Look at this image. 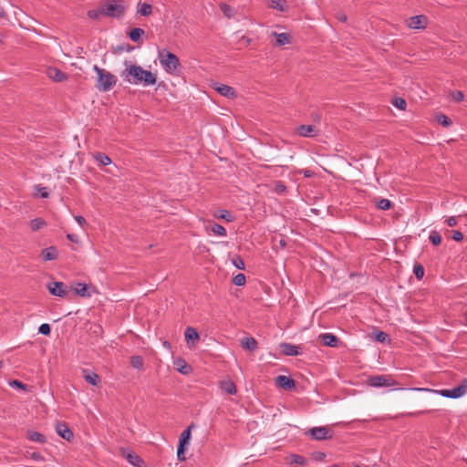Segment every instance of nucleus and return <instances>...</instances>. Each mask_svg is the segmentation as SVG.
Here are the masks:
<instances>
[{
  "label": "nucleus",
  "mask_w": 467,
  "mask_h": 467,
  "mask_svg": "<svg viewBox=\"0 0 467 467\" xmlns=\"http://www.w3.org/2000/svg\"><path fill=\"white\" fill-rule=\"evenodd\" d=\"M451 96L452 99L455 100L456 102L462 101L464 99L463 93L460 90L452 91L451 93Z\"/></svg>",
  "instance_id": "49530a36"
},
{
  "label": "nucleus",
  "mask_w": 467,
  "mask_h": 467,
  "mask_svg": "<svg viewBox=\"0 0 467 467\" xmlns=\"http://www.w3.org/2000/svg\"><path fill=\"white\" fill-rule=\"evenodd\" d=\"M220 9L227 18H232L235 14L234 10L225 3L220 4Z\"/></svg>",
  "instance_id": "f704fd0d"
},
{
  "label": "nucleus",
  "mask_w": 467,
  "mask_h": 467,
  "mask_svg": "<svg viewBox=\"0 0 467 467\" xmlns=\"http://www.w3.org/2000/svg\"><path fill=\"white\" fill-rule=\"evenodd\" d=\"M185 340L190 348H192L196 346L200 339L199 333L194 327H188L184 332Z\"/></svg>",
  "instance_id": "9b49d317"
},
{
  "label": "nucleus",
  "mask_w": 467,
  "mask_h": 467,
  "mask_svg": "<svg viewBox=\"0 0 467 467\" xmlns=\"http://www.w3.org/2000/svg\"><path fill=\"white\" fill-rule=\"evenodd\" d=\"M318 337L321 342L327 347L336 348L339 343L338 337L331 333H322Z\"/></svg>",
  "instance_id": "dca6fc26"
},
{
  "label": "nucleus",
  "mask_w": 467,
  "mask_h": 467,
  "mask_svg": "<svg viewBox=\"0 0 467 467\" xmlns=\"http://www.w3.org/2000/svg\"><path fill=\"white\" fill-rule=\"evenodd\" d=\"M241 41H244L245 45H249L251 43V39L249 37H246V36H243L241 38Z\"/></svg>",
  "instance_id": "680f3d73"
},
{
  "label": "nucleus",
  "mask_w": 467,
  "mask_h": 467,
  "mask_svg": "<svg viewBox=\"0 0 467 467\" xmlns=\"http://www.w3.org/2000/svg\"><path fill=\"white\" fill-rule=\"evenodd\" d=\"M137 14L142 16H149L152 13V6L150 4L139 1L137 4Z\"/></svg>",
  "instance_id": "4be33fe9"
},
{
  "label": "nucleus",
  "mask_w": 467,
  "mask_h": 467,
  "mask_svg": "<svg viewBox=\"0 0 467 467\" xmlns=\"http://www.w3.org/2000/svg\"><path fill=\"white\" fill-rule=\"evenodd\" d=\"M446 223L449 225V226H455L457 224V220L455 217L453 216H451L449 218L446 219Z\"/></svg>",
  "instance_id": "13d9d810"
},
{
  "label": "nucleus",
  "mask_w": 467,
  "mask_h": 467,
  "mask_svg": "<svg viewBox=\"0 0 467 467\" xmlns=\"http://www.w3.org/2000/svg\"><path fill=\"white\" fill-rule=\"evenodd\" d=\"M2 366H3V361L0 360V368H2Z\"/></svg>",
  "instance_id": "774afa93"
},
{
  "label": "nucleus",
  "mask_w": 467,
  "mask_h": 467,
  "mask_svg": "<svg viewBox=\"0 0 467 467\" xmlns=\"http://www.w3.org/2000/svg\"><path fill=\"white\" fill-rule=\"evenodd\" d=\"M26 457H28L30 458L31 460L36 462H45V457L38 451H26Z\"/></svg>",
  "instance_id": "c9c22d12"
},
{
  "label": "nucleus",
  "mask_w": 467,
  "mask_h": 467,
  "mask_svg": "<svg viewBox=\"0 0 467 467\" xmlns=\"http://www.w3.org/2000/svg\"><path fill=\"white\" fill-rule=\"evenodd\" d=\"M48 292L59 297H64L67 295V289L63 282L52 281L47 285Z\"/></svg>",
  "instance_id": "6e6552de"
},
{
  "label": "nucleus",
  "mask_w": 467,
  "mask_h": 467,
  "mask_svg": "<svg viewBox=\"0 0 467 467\" xmlns=\"http://www.w3.org/2000/svg\"><path fill=\"white\" fill-rule=\"evenodd\" d=\"M409 389L418 392H431L444 398L458 399L467 393V379H464L459 386L451 389H431L428 388H410Z\"/></svg>",
  "instance_id": "20e7f679"
},
{
  "label": "nucleus",
  "mask_w": 467,
  "mask_h": 467,
  "mask_svg": "<svg viewBox=\"0 0 467 467\" xmlns=\"http://www.w3.org/2000/svg\"><path fill=\"white\" fill-rule=\"evenodd\" d=\"M233 283L237 286H242L245 284V275L244 274H237L233 278Z\"/></svg>",
  "instance_id": "79ce46f5"
},
{
  "label": "nucleus",
  "mask_w": 467,
  "mask_h": 467,
  "mask_svg": "<svg viewBox=\"0 0 467 467\" xmlns=\"http://www.w3.org/2000/svg\"><path fill=\"white\" fill-rule=\"evenodd\" d=\"M173 364L176 369L182 375H188L192 372L191 366L183 358H177Z\"/></svg>",
  "instance_id": "aec40b11"
},
{
  "label": "nucleus",
  "mask_w": 467,
  "mask_h": 467,
  "mask_svg": "<svg viewBox=\"0 0 467 467\" xmlns=\"http://www.w3.org/2000/svg\"><path fill=\"white\" fill-rule=\"evenodd\" d=\"M337 18L340 21V22H346L347 21V16L344 14V13H338L337 15Z\"/></svg>",
  "instance_id": "052dcab7"
},
{
  "label": "nucleus",
  "mask_w": 467,
  "mask_h": 467,
  "mask_svg": "<svg viewBox=\"0 0 467 467\" xmlns=\"http://www.w3.org/2000/svg\"><path fill=\"white\" fill-rule=\"evenodd\" d=\"M388 338V335L385 333V332H382V331H379L376 335V339L379 341V342H385Z\"/></svg>",
  "instance_id": "603ef678"
},
{
  "label": "nucleus",
  "mask_w": 467,
  "mask_h": 467,
  "mask_svg": "<svg viewBox=\"0 0 467 467\" xmlns=\"http://www.w3.org/2000/svg\"><path fill=\"white\" fill-rule=\"evenodd\" d=\"M220 388L230 395H234L237 391L234 383L230 379L221 381Z\"/></svg>",
  "instance_id": "393cba45"
},
{
  "label": "nucleus",
  "mask_w": 467,
  "mask_h": 467,
  "mask_svg": "<svg viewBox=\"0 0 467 467\" xmlns=\"http://www.w3.org/2000/svg\"><path fill=\"white\" fill-rule=\"evenodd\" d=\"M46 225L47 223L42 218H35L30 221V228L33 232L38 231Z\"/></svg>",
  "instance_id": "c756f323"
},
{
  "label": "nucleus",
  "mask_w": 467,
  "mask_h": 467,
  "mask_svg": "<svg viewBox=\"0 0 467 467\" xmlns=\"http://www.w3.org/2000/svg\"><path fill=\"white\" fill-rule=\"evenodd\" d=\"M36 191H37L38 194L40 195V197H42V198H47L49 195L47 188H46V187L37 186Z\"/></svg>",
  "instance_id": "8fccbe9b"
},
{
  "label": "nucleus",
  "mask_w": 467,
  "mask_h": 467,
  "mask_svg": "<svg viewBox=\"0 0 467 467\" xmlns=\"http://www.w3.org/2000/svg\"><path fill=\"white\" fill-rule=\"evenodd\" d=\"M285 187L284 185H282V184L278 185V187H277V190L279 192H283V191H285Z\"/></svg>",
  "instance_id": "0e129e2a"
},
{
  "label": "nucleus",
  "mask_w": 467,
  "mask_h": 467,
  "mask_svg": "<svg viewBox=\"0 0 467 467\" xmlns=\"http://www.w3.org/2000/svg\"><path fill=\"white\" fill-rule=\"evenodd\" d=\"M272 36L275 37L277 46H285L291 43V36L288 33L273 32Z\"/></svg>",
  "instance_id": "412c9836"
},
{
  "label": "nucleus",
  "mask_w": 467,
  "mask_h": 467,
  "mask_svg": "<svg viewBox=\"0 0 467 467\" xmlns=\"http://www.w3.org/2000/svg\"><path fill=\"white\" fill-rule=\"evenodd\" d=\"M304 175H305L306 177H310V176H311V171H304Z\"/></svg>",
  "instance_id": "69168bd1"
},
{
  "label": "nucleus",
  "mask_w": 467,
  "mask_h": 467,
  "mask_svg": "<svg viewBox=\"0 0 467 467\" xmlns=\"http://www.w3.org/2000/svg\"><path fill=\"white\" fill-rule=\"evenodd\" d=\"M84 378L87 382L91 384L92 386H97L99 383V376L95 372H89L87 369L83 370Z\"/></svg>",
  "instance_id": "c85d7f7f"
},
{
  "label": "nucleus",
  "mask_w": 467,
  "mask_h": 467,
  "mask_svg": "<svg viewBox=\"0 0 467 467\" xmlns=\"http://www.w3.org/2000/svg\"><path fill=\"white\" fill-rule=\"evenodd\" d=\"M269 6L273 9H276L278 11H285L286 9V1L285 0H269Z\"/></svg>",
  "instance_id": "7c9ffc66"
},
{
  "label": "nucleus",
  "mask_w": 467,
  "mask_h": 467,
  "mask_svg": "<svg viewBox=\"0 0 467 467\" xmlns=\"http://www.w3.org/2000/svg\"><path fill=\"white\" fill-rule=\"evenodd\" d=\"M307 433L317 441H326L333 438V431L328 426L313 427Z\"/></svg>",
  "instance_id": "0eeeda50"
},
{
  "label": "nucleus",
  "mask_w": 467,
  "mask_h": 467,
  "mask_svg": "<svg viewBox=\"0 0 467 467\" xmlns=\"http://www.w3.org/2000/svg\"><path fill=\"white\" fill-rule=\"evenodd\" d=\"M122 77L127 82L130 84H141L144 87L154 85L157 81L155 74L143 69L140 66L133 64H126Z\"/></svg>",
  "instance_id": "f257e3e1"
},
{
  "label": "nucleus",
  "mask_w": 467,
  "mask_h": 467,
  "mask_svg": "<svg viewBox=\"0 0 467 467\" xmlns=\"http://www.w3.org/2000/svg\"><path fill=\"white\" fill-rule=\"evenodd\" d=\"M392 202L388 199H380L377 202V207L380 210L387 211L390 209Z\"/></svg>",
  "instance_id": "4c0bfd02"
},
{
  "label": "nucleus",
  "mask_w": 467,
  "mask_h": 467,
  "mask_svg": "<svg viewBox=\"0 0 467 467\" xmlns=\"http://www.w3.org/2000/svg\"><path fill=\"white\" fill-rule=\"evenodd\" d=\"M26 437L28 440L34 442L45 443L47 441L46 437L42 433L33 430L27 431Z\"/></svg>",
  "instance_id": "b1692460"
},
{
  "label": "nucleus",
  "mask_w": 467,
  "mask_h": 467,
  "mask_svg": "<svg viewBox=\"0 0 467 467\" xmlns=\"http://www.w3.org/2000/svg\"><path fill=\"white\" fill-rule=\"evenodd\" d=\"M123 456L133 467H145L142 459L133 451H123Z\"/></svg>",
  "instance_id": "2eb2a0df"
},
{
  "label": "nucleus",
  "mask_w": 467,
  "mask_h": 467,
  "mask_svg": "<svg viewBox=\"0 0 467 467\" xmlns=\"http://www.w3.org/2000/svg\"><path fill=\"white\" fill-rule=\"evenodd\" d=\"M41 255L45 261H52L57 259V252L54 246H50L48 248L42 250Z\"/></svg>",
  "instance_id": "a878e982"
},
{
  "label": "nucleus",
  "mask_w": 467,
  "mask_h": 467,
  "mask_svg": "<svg viewBox=\"0 0 467 467\" xmlns=\"http://www.w3.org/2000/svg\"><path fill=\"white\" fill-rule=\"evenodd\" d=\"M211 231L216 236L224 237L227 234L225 228L218 223H213L212 227H211Z\"/></svg>",
  "instance_id": "72a5a7b5"
},
{
  "label": "nucleus",
  "mask_w": 467,
  "mask_h": 467,
  "mask_svg": "<svg viewBox=\"0 0 467 467\" xmlns=\"http://www.w3.org/2000/svg\"><path fill=\"white\" fill-rule=\"evenodd\" d=\"M192 428H193V424L190 425L187 429H185L182 432V434L180 436V440H179L180 445L186 446L189 443V441L191 439V431H192Z\"/></svg>",
  "instance_id": "bb28decb"
},
{
  "label": "nucleus",
  "mask_w": 467,
  "mask_h": 467,
  "mask_svg": "<svg viewBox=\"0 0 467 467\" xmlns=\"http://www.w3.org/2000/svg\"><path fill=\"white\" fill-rule=\"evenodd\" d=\"M414 274L418 279H421L424 275V268L420 265H414Z\"/></svg>",
  "instance_id": "a18cd8bd"
},
{
  "label": "nucleus",
  "mask_w": 467,
  "mask_h": 467,
  "mask_svg": "<svg viewBox=\"0 0 467 467\" xmlns=\"http://www.w3.org/2000/svg\"><path fill=\"white\" fill-rule=\"evenodd\" d=\"M367 383L368 386L373 388L395 387L398 385L397 381L388 375L370 376L367 379Z\"/></svg>",
  "instance_id": "423d86ee"
},
{
  "label": "nucleus",
  "mask_w": 467,
  "mask_h": 467,
  "mask_svg": "<svg viewBox=\"0 0 467 467\" xmlns=\"http://www.w3.org/2000/svg\"><path fill=\"white\" fill-rule=\"evenodd\" d=\"M292 462L298 465H304L306 461L303 456L294 454L292 455Z\"/></svg>",
  "instance_id": "de8ad7c7"
},
{
  "label": "nucleus",
  "mask_w": 467,
  "mask_h": 467,
  "mask_svg": "<svg viewBox=\"0 0 467 467\" xmlns=\"http://www.w3.org/2000/svg\"><path fill=\"white\" fill-rule=\"evenodd\" d=\"M100 16H103L102 5H100L98 9L89 10L88 12V16L90 19H94V20L99 19L100 17Z\"/></svg>",
  "instance_id": "ea45409f"
},
{
  "label": "nucleus",
  "mask_w": 467,
  "mask_h": 467,
  "mask_svg": "<svg viewBox=\"0 0 467 467\" xmlns=\"http://www.w3.org/2000/svg\"><path fill=\"white\" fill-rule=\"evenodd\" d=\"M452 239L456 242H460L463 239V234L460 231H454L452 234Z\"/></svg>",
  "instance_id": "6e6d98bb"
},
{
  "label": "nucleus",
  "mask_w": 467,
  "mask_h": 467,
  "mask_svg": "<svg viewBox=\"0 0 467 467\" xmlns=\"http://www.w3.org/2000/svg\"><path fill=\"white\" fill-rule=\"evenodd\" d=\"M130 365L137 369L143 368V358L140 356H132L130 358Z\"/></svg>",
  "instance_id": "e433bc0d"
},
{
  "label": "nucleus",
  "mask_w": 467,
  "mask_h": 467,
  "mask_svg": "<svg viewBox=\"0 0 467 467\" xmlns=\"http://www.w3.org/2000/svg\"><path fill=\"white\" fill-rule=\"evenodd\" d=\"M93 70L97 74L96 88L99 91L107 92L116 86L118 78L115 75L97 65L93 66Z\"/></svg>",
  "instance_id": "7ed1b4c3"
},
{
  "label": "nucleus",
  "mask_w": 467,
  "mask_h": 467,
  "mask_svg": "<svg viewBox=\"0 0 467 467\" xmlns=\"http://www.w3.org/2000/svg\"><path fill=\"white\" fill-rule=\"evenodd\" d=\"M214 89L222 96L227 99L236 98V92L234 88L224 84H214Z\"/></svg>",
  "instance_id": "f8f14e48"
},
{
  "label": "nucleus",
  "mask_w": 467,
  "mask_h": 467,
  "mask_svg": "<svg viewBox=\"0 0 467 467\" xmlns=\"http://www.w3.org/2000/svg\"><path fill=\"white\" fill-rule=\"evenodd\" d=\"M57 433L63 439L70 441L73 438V432L65 422H57L56 424Z\"/></svg>",
  "instance_id": "4468645a"
},
{
  "label": "nucleus",
  "mask_w": 467,
  "mask_h": 467,
  "mask_svg": "<svg viewBox=\"0 0 467 467\" xmlns=\"http://www.w3.org/2000/svg\"><path fill=\"white\" fill-rule=\"evenodd\" d=\"M213 216L217 219L224 220L227 223H232L235 220L234 215L227 210H218L213 213Z\"/></svg>",
  "instance_id": "5701e85b"
},
{
  "label": "nucleus",
  "mask_w": 467,
  "mask_h": 467,
  "mask_svg": "<svg viewBox=\"0 0 467 467\" xmlns=\"http://www.w3.org/2000/svg\"><path fill=\"white\" fill-rule=\"evenodd\" d=\"M184 451H185V446L179 444L178 449H177V457H178L179 461L185 460Z\"/></svg>",
  "instance_id": "09e8293b"
},
{
  "label": "nucleus",
  "mask_w": 467,
  "mask_h": 467,
  "mask_svg": "<svg viewBox=\"0 0 467 467\" xmlns=\"http://www.w3.org/2000/svg\"><path fill=\"white\" fill-rule=\"evenodd\" d=\"M144 35V30L139 27L130 30L129 36L133 42H139Z\"/></svg>",
  "instance_id": "2f4dec72"
},
{
  "label": "nucleus",
  "mask_w": 467,
  "mask_h": 467,
  "mask_svg": "<svg viewBox=\"0 0 467 467\" xmlns=\"http://www.w3.org/2000/svg\"><path fill=\"white\" fill-rule=\"evenodd\" d=\"M275 382L279 387L285 389H290L295 387V380L285 375L277 376Z\"/></svg>",
  "instance_id": "6ab92c4d"
},
{
  "label": "nucleus",
  "mask_w": 467,
  "mask_h": 467,
  "mask_svg": "<svg viewBox=\"0 0 467 467\" xmlns=\"http://www.w3.org/2000/svg\"><path fill=\"white\" fill-rule=\"evenodd\" d=\"M11 386H15V387H17L21 389H26V385H25L24 383H22L21 381L17 380V379H15L13 380L11 383H10Z\"/></svg>",
  "instance_id": "5fc2aeb1"
},
{
  "label": "nucleus",
  "mask_w": 467,
  "mask_h": 467,
  "mask_svg": "<svg viewBox=\"0 0 467 467\" xmlns=\"http://www.w3.org/2000/svg\"><path fill=\"white\" fill-rule=\"evenodd\" d=\"M234 265L238 269H244V263L242 258L237 257L233 261Z\"/></svg>",
  "instance_id": "3c124183"
},
{
  "label": "nucleus",
  "mask_w": 467,
  "mask_h": 467,
  "mask_svg": "<svg viewBox=\"0 0 467 467\" xmlns=\"http://www.w3.org/2000/svg\"><path fill=\"white\" fill-rule=\"evenodd\" d=\"M296 133L304 138H312L317 135V130L313 125H300L296 128Z\"/></svg>",
  "instance_id": "ddd939ff"
},
{
  "label": "nucleus",
  "mask_w": 467,
  "mask_h": 467,
  "mask_svg": "<svg viewBox=\"0 0 467 467\" xmlns=\"http://www.w3.org/2000/svg\"><path fill=\"white\" fill-rule=\"evenodd\" d=\"M5 16V12L3 7L0 6V18L4 17Z\"/></svg>",
  "instance_id": "e2e57ef3"
},
{
  "label": "nucleus",
  "mask_w": 467,
  "mask_h": 467,
  "mask_svg": "<svg viewBox=\"0 0 467 467\" xmlns=\"http://www.w3.org/2000/svg\"><path fill=\"white\" fill-rule=\"evenodd\" d=\"M72 288L76 295L82 297H90L96 292L93 285H88L84 283H77Z\"/></svg>",
  "instance_id": "1a4fd4ad"
},
{
  "label": "nucleus",
  "mask_w": 467,
  "mask_h": 467,
  "mask_svg": "<svg viewBox=\"0 0 467 467\" xmlns=\"http://www.w3.org/2000/svg\"><path fill=\"white\" fill-rule=\"evenodd\" d=\"M242 347L250 350L254 351L257 348V341L254 337H245L241 341Z\"/></svg>",
  "instance_id": "cd10ccee"
},
{
  "label": "nucleus",
  "mask_w": 467,
  "mask_h": 467,
  "mask_svg": "<svg viewBox=\"0 0 467 467\" xmlns=\"http://www.w3.org/2000/svg\"><path fill=\"white\" fill-rule=\"evenodd\" d=\"M74 219L81 227H85L87 225V221L83 216L76 215Z\"/></svg>",
  "instance_id": "864d4df0"
},
{
  "label": "nucleus",
  "mask_w": 467,
  "mask_h": 467,
  "mask_svg": "<svg viewBox=\"0 0 467 467\" xmlns=\"http://www.w3.org/2000/svg\"><path fill=\"white\" fill-rule=\"evenodd\" d=\"M51 332V327L49 326V324H47V323H44L42 325H40V327H38V333L42 334V335H45V336H48Z\"/></svg>",
  "instance_id": "37998d69"
},
{
  "label": "nucleus",
  "mask_w": 467,
  "mask_h": 467,
  "mask_svg": "<svg viewBox=\"0 0 467 467\" xmlns=\"http://www.w3.org/2000/svg\"><path fill=\"white\" fill-rule=\"evenodd\" d=\"M67 238L69 241L74 242V243H78V236H77L76 234H68L67 235Z\"/></svg>",
  "instance_id": "bf43d9fd"
},
{
  "label": "nucleus",
  "mask_w": 467,
  "mask_h": 467,
  "mask_svg": "<svg viewBox=\"0 0 467 467\" xmlns=\"http://www.w3.org/2000/svg\"><path fill=\"white\" fill-rule=\"evenodd\" d=\"M47 75L49 78L57 82H63L67 78V74L57 67H48L47 69Z\"/></svg>",
  "instance_id": "f3484780"
},
{
  "label": "nucleus",
  "mask_w": 467,
  "mask_h": 467,
  "mask_svg": "<svg viewBox=\"0 0 467 467\" xmlns=\"http://www.w3.org/2000/svg\"><path fill=\"white\" fill-rule=\"evenodd\" d=\"M433 410H420V411H416V412H410L408 413L407 415L410 416V417H416V416H419L420 414H423V413H431Z\"/></svg>",
  "instance_id": "4d7b16f0"
},
{
  "label": "nucleus",
  "mask_w": 467,
  "mask_h": 467,
  "mask_svg": "<svg viewBox=\"0 0 467 467\" xmlns=\"http://www.w3.org/2000/svg\"><path fill=\"white\" fill-rule=\"evenodd\" d=\"M392 103L396 108L400 109H405L407 105L406 101L401 98H396Z\"/></svg>",
  "instance_id": "c03bdc74"
},
{
  "label": "nucleus",
  "mask_w": 467,
  "mask_h": 467,
  "mask_svg": "<svg viewBox=\"0 0 467 467\" xmlns=\"http://www.w3.org/2000/svg\"><path fill=\"white\" fill-rule=\"evenodd\" d=\"M164 346H165V347H169L170 345H169V343H168V342H164Z\"/></svg>",
  "instance_id": "338daca9"
},
{
  "label": "nucleus",
  "mask_w": 467,
  "mask_h": 467,
  "mask_svg": "<svg viewBox=\"0 0 467 467\" xmlns=\"http://www.w3.org/2000/svg\"><path fill=\"white\" fill-rule=\"evenodd\" d=\"M427 17L423 15L410 17L406 24L411 29H424L427 26Z\"/></svg>",
  "instance_id": "9d476101"
},
{
  "label": "nucleus",
  "mask_w": 467,
  "mask_h": 467,
  "mask_svg": "<svg viewBox=\"0 0 467 467\" xmlns=\"http://www.w3.org/2000/svg\"><path fill=\"white\" fill-rule=\"evenodd\" d=\"M429 239L434 245H439L441 242V237L440 234L436 231L431 232Z\"/></svg>",
  "instance_id": "a19ab883"
},
{
  "label": "nucleus",
  "mask_w": 467,
  "mask_h": 467,
  "mask_svg": "<svg viewBox=\"0 0 467 467\" xmlns=\"http://www.w3.org/2000/svg\"><path fill=\"white\" fill-rule=\"evenodd\" d=\"M94 159L100 164V165H103V166H106V165H109L111 163V160L110 158L104 154V153H101V152H97L94 154Z\"/></svg>",
  "instance_id": "473e14b6"
},
{
  "label": "nucleus",
  "mask_w": 467,
  "mask_h": 467,
  "mask_svg": "<svg viewBox=\"0 0 467 467\" xmlns=\"http://www.w3.org/2000/svg\"><path fill=\"white\" fill-rule=\"evenodd\" d=\"M158 58L163 70L172 76L180 75L181 63L176 55L167 49L160 50Z\"/></svg>",
  "instance_id": "f03ea898"
},
{
  "label": "nucleus",
  "mask_w": 467,
  "mask_h": 467,
  "mask_svg": "<svg viewBox=\"0 0 467 467\" xmlns=\"http://www.w3.org/2000/svg\"><path fill=\"white\" fill-rule=\"evenodd\" d=\"M437 121L444 127H449L451 124V120L449 117L444 114H438L436 116Z\"/></svg>",
  "instance_id": "58836bf2"
},
{
  "label": "nucleus",
  "mask_w": 467,
  "mask_h": 467,
  "mask_svg": "<svg viewBox=\"0 0 467 467\" xmlns=\"http://www.w3.org/2000/svg\"><path fill=\"white\" fill-rule=\"evenodd\" d=\"M282 352L286 356H298L301 354V348L299 346H296L290 343H282L280 345Z\"/></svg>",
  "instance_id": "a211bd4d"
},
{
  "label": "nucleus",
  "mask_w": 467,
  "mask_h": 467,
  "mask_svg": "<svg viewBox=\"0 0 467 467\" xmlns=\"http://www.w3.org/2000/svg\"><path fill=\"white\" fill-rule=\"evenodd\" d=\"M127 9V5L124 0H109L102 5L103 16L120 18L124 16Z\"/></svg>",
  "instance_id": "39448f33"
}]
</instances>
